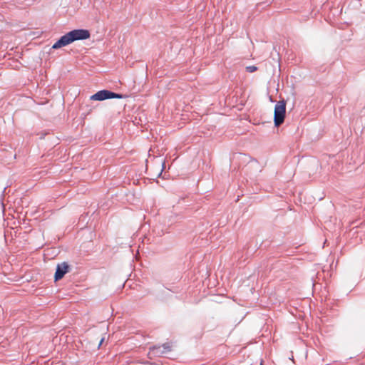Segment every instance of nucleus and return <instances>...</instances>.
I'll use <instances>...</instances> for the list:
<instances>
[{"instance_id": "obj_6", "label": "nucleus", "mask_w": 365, "mask_h": 365, "mask_svg": "<svg viewBox=\"0 0 365 365\" xmlns=\"http://www.w3.org/2000/svg\"><path fill=\"white\" fill-rule=\"evenodd\" d=\"M257 70V67L255 66H249L246 67V71L249 73H253Z\"/></svg>"}, {"instance_id": "obj_5", "label": "nucleus", "mask_w": 365, "mask_h": 365, "mask_svg": "<svg viewBox=\"0 0 365 365\" xmlns=\"http://www.w3.org/2000/svg\"><path fill=\"white\" fill-rule=\"evenodd\" d=\"M171 349V345L169 343H165L162 346L153 347L152 351L155 355L160 356L170 352Z\"/></svg>"}, {"instance_id": "obj_4", "label": "nucleus", "mask_w": 365, "mask_h": 365, "mask_svg": "<svg viewBox=\"0 0 365 365\" xmlns=\"http://www.w3.org/2000/svg\"><path fill=\"white\" fill-rule=\"evenodd\" d=\"M69 266L67 263L63 262L61 264H58L56 271L55 273V280L58 281L62 279L66 273L68 272Z\"/></svg>"}, {"instance_id": "obj_3", "label": "nucleus", "mask_w": 365, "mask_h": 365, "mask_svg": "<svg viewBox=\"0 0 365 365\" xmlns=\"http://www.w3.org/2000/svg\"><path fill=\"white\" fill-rule=\"evenodd\" d=\"M122 96L108 90H102L91 96L92 101H103L109 98H121Z\"/></svg>"}, {"instance_id": "obj_1", "label": "nucleus", "mask_w": 365, "mask_h": 365, "mask_svg": "<svg viewBox=\"0 0 365 365\" xmlns=\"http://www.w3.org/2000/svg\"><path fill=\"white\" fill-rule=\"evenodd\" d=\"M90 37V32L86 29L73 30L62 36L53 46L52 48L58 49L66 46L75 41L84 40Z\"/></svg>"}, {"instance_id": "obj_2", "label": "nucleus", "mask_w": 365, "mask_h": 365, "mask_svg": "<svg viewBox=\"0 0 365 365\" xmlns=\"http://www.w3.org/2000/svg\"><path fill=\"white\" fill-rule=\"evenodd\" d=\"M286 113V102L282 100L277 103L274 106V122L275 126L283 123Z\"/></svg>"}, {"instance_id": "obj_7", "label": "nucleus", "mask_w": 365, "mask_h": 365, "mask_svg": "<svg viewBox=\"0 0 365 365\" xmlns=\"http://www.w3.org/2000/svg\"><path fill=\"white\" fill-rule=\"evenodd\" d=\"M151 350H153V349H152ZM151 352H152L153 354H155L153 352V351H149V354H151Z\"/></svg>"}]
</instances>
